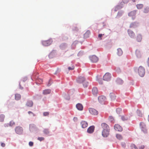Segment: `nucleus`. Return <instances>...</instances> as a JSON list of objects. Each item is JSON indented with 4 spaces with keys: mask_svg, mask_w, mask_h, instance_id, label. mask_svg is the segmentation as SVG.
<instances>
[{
    "mask_svg": "<svg viewBox=\"0 0 149 149\" xmlns=\"http://www.w3.org/2000/svg\"><path fill=\"white\" fill-rule=\"evenodd\" d=\"M103 130L102 131V135L104 137H107L109 134L110 129L109 125L105 123H103L101 124Z\"/></svg>",
    "mask_w": 149,
    "mask_h": 149,
    "instance_id": "1",
    "label": "nucleus"
},
{
    "mask_svg": "<svg viewBox=\"0 0 149 149\" xmlns=\"http://www.w3.org/2000/svg\"><path fill=\"white\" fill-rule=\"evenodd\" d=\"M138 72L140 76L143 77L145 74V69L143 67L140 66L138 68Z\"/></svg>",
    "mask_w": 149,
    "mask_h": 149,
    "instance_id": "2",
    "label": "nucleus"
},
{
    "mask_svg": "<svg viewBox=\"0 0 149 149\" xmlns=\"http://www.w3.org/2000/svg\"><path fill=\"white\" fill-rule=\"evenodd\" d=\"M98 100L99 102L102 104H105L106 101V97L103 95L99 96L98 97Z\"/></svg>",
    "mask_w": 149,
    "mask_h": 149,
    "instance_id": "3",
    "label": "nucleus"
},
{
    "mask_svg": "<svg viewBox=\"0 0 149 149\" xmlns=\"http://www.w3.org/2000/svg\"><path fill=\"white\" fill-rule=\"evenodd\" d=\"M111 77L110 74L109 73H106L103 77V79L105 81H109L110 80Z\"/></svg>",
    "mask_w": 149,
    "mask_h": 149,
    "instance_id": "4",
    "label": "nucleus"
},
{
    "mask_svg": "<svg viewBox=\"0 0 149 149\" xmlns=\"http://www.w3.org/2000/svg\"><path fill=\"white\" fill-rule=\"evenodd\" d=\"M77 81H78V82L80 83H84L85 84H86L88 83V82L87 80H86L84 77H79Z\"/></svg>",
    "mask_w": 149,
    "mask_h": 149,
    "instance_id": "5",
    "label": "nucleus"
},
{
    "mask_svg": "<svg viewBox=\"0 0 149 149\" xmlns=\"http://www.w3.org/2000/svg\"><path fill=\"white\" fill-rule=\"evenodd\" d=\"M140 128L141 130L144 133H147V130L146 129V125L143 122H141L140 124Z\"/></svg>",
    "mask_w": 149,
    "mask_h": 149,
    "instance_id": "6",
    "label": "nucleus"
},
{
    "mask_svg": "<svg viewBox=\"0 0 149 149\" xmlns=\"http://www.w3.org/2000/svg\"><path fill=\"white\" fill-rule=\"evenodd\" d=\"M16 132L18 134H22L23 132V130L22 127L19 126L17 127L15 129Z\"/></svg>",
    "mask_w": 149,
    "mask_h": 149,
    "instance_id": "7",
    "label": "nucleus"
},
{
    "mask_svg": "<svg viewBox=\"0 0 149 149\" xmlns=\"http://www.w3.org/2000/svg\"><path fill=\"white\" fill-rule=\"evenodd\" d=\"M136 12V10H134L131 11L129 13L128 16L130 17H132V19H134L135 18Z\"/></svg>",
    "mask_w": 149,
    "mask_h": 149,
    "instance_id": "8",
    "label": "nucleus"
},
{
    "mask_svg": "<svg viewBox=\"0 0 149 149\" xmlns=\"http://www.w3.org/2000/svg\"><path fill=\"white\" fill-rule=\"evenodd\" d=\"M114 129L118 131L121 132L123 130L122 127L118 124H115L114 126Z\"/></svg>",
    "mask_w": 149,
    "mask_h": 149,
    "instance_id": "9",
    "label": "nucleus"
},
{
    "mask_svg": "<svg viewBox=\"0 0 149 149\" xmlns=\"http://www.w3.org/2000/svg\"><path fill=\"white\" fill-rule=\"evenodd\" d=\"M90 59L91 61L93 63L97 62L98 60V58L95 55H93L90 57Z\"/></svg>",
    "mask_w": 149,
    "mask_h": 149,
    "instance_id": "10",
    "label": "nucleus"
},
{
    "mask_svg": "<svg viewBox=\"0 0 149 149\" xmlns=\"http://www.w3.org/2000/svg\"><path fill=\"white\" fill-rule=\"evenodd\" d=\"M90 113L92 114L97 115L98 114V111L95 109L92 108H90L89 109Z\"/></svg>",
    "mask_w": 149,
    "mask_h": 149,
    "instance_id": "11",
    "label": "nucleus"
},
{
    "mask_svg": "<svg viewBox=\"0 0 149 149\" xmlns=\"http://www.w3.org/2000/svg\"><path fill=\"white\" fill-rule=\"evenodd\" d=\"M95 129V126L92 125L89 127L87 130V132L89 134L92 133L94 131Z\"/></svg>",
    "mask_w": 149,
    "mask_h": 149,
    "instance_id": "12",
    "label": "nucleus"
},
{
    "mask_svg": "<svg viewBox=\"0 0 149 149\" xmlns=\"http://www.w3.org/2000/svg\"><path fill=\"white\" fill-rule=\"evenodd\" d=\"M128 33L129 36L132 38H133L135 36V35L134 32L131 30H128Z\"/></svg>",
    "mask_w": 149,
    "mask_h": 149,
    "instance_id": "13",
    "label": "nucleus"
},
{
    "mask_svg": "<svg viewBox=\"0 0 149 149\" xmlns=\"http://www.w3.org/2000/svg\"><path fill=\"white\" fill-rule=\"evenodd\" d=\"M76 107L78 110L82 111L83 110V107L82 104L80 103H78L76 105Z\"/></svg>",
    "mask_w": 149,
    "mask_h": 149,
    "instance_id": "14",
    "label": "nucleus"
},
{
    "mask_svg": "<svg viewBox=\"0 0 149 149\" xmlns=\"http://www.w3.org/2000/svg\"><path fill=\"white\" fill-rule=\"evenodd\" d=\"M81 124L82 128H85L88 126V123L85 121H81Z\"/></svg>",
    "mask_w": 149,
    "mask_h": 149,
    "instance_id": "15",
    "label": "nucleus"
},
{
    "mask_svg": "<svg viewBox=\"0 0 149 149\" xmlns=\"http://www.w3.org/2000/svg\"><path fill=\"white\" fill-rule=\"evenodd\" d=\"M136 54L137 57L138 58H140L141 57V53L140 50L139 49H137L136 50Z\"/></svg>",
    "mask_w": 149,
    "mask_h": 149,
    "instance_id": "16",
    "label": "nucleus"
},
{
    "mask_svg": "<svg viewBox=\"0 0 149 149\" xmlns=\"http://www.w3.org/2000/svg\"><path fill=\"white\" fill-rule=\"evenodd\" d=\"M92 91L93 94L95 96H96L98 93L97 88L96 87H94L93 88Z\"/></svg>",
    "mask_w": 149,
    "mask_h": 149,
    "instance_id": "17",
    "label": "nucleus"
},
{
    "mask_svg": "<svg viewBox=\"0 0 149 149\" xmlns=\"http://www.w3.org/2000/svg\"><path fill=\"white\" fill-rule=\"evenodd\" d=\"M129 118V117L126 115L121 116V119L123 121L127 120Z\"/></svg>",
    "mask_w": 149,
    "mask_h": 149,
    "instance_id": "18",
    "label": "nucleus"
},
{
    "mask_svg": "<svg viewBox=\"0 0 149 149\" xmlns=\"http://www.w3.org/2000/svg\"><path fill=\"white\" fill-rule=\"evenodd\" d=\"M109 95L112 100H115L116 96L114 93H111Z\"/></svg>",
    "mask_w": 149,
    "mask_h": 149,
    "instance_id": "19",
    "label": "nucleus"
},
{
    "mask_svg": "<svg viewBox=\"0 0 149 149\" xmlns=\"http://www.w3.org/2000/svg\"><path fill=\"white\" fill-rule=\"evenodd\" d=\"M33 102L32 101L29 100L27 102L26 105L28 107H31L33 106Z\"/></svg>",
    "mask_w": 149,
    "mask_h": 149,
    "instance_id": "20",
    "label": "nucleus"
},
{
    "mask_svg": "<svg viewBox=\"0 0 149 149\" xmlns=\"http://www.w3.org/2000/svg\"><path fill=\"white\" fill-rule=\"evenodd\" d=\"M123 53V51L121 49L118 48L117 49V54L118 56H120Z\"/></svg>",
    "mask_w": 149,
    "mask_h": 149,
    "instance_id": "21",
    "label": "nucleus"
},
{
    "mask_svg": "<svg viewBox=\"0 0 149 149\" xmlns=\"http://www.w3.org/2000/svg\"><path fill=\"white\" fill-rule=\"evenodd\" d=\"M21 95L18 94H16L15 95V99L16 100H19L21 98Z\"/></svg>",
    "mask_w": 149,
    "mask_h": 149,
    "instance_id": "22",
    "label": "nucleus"
},
{
    "mask_svg": "<svg viewBox=\"0 0 149 149\" xmlns=\"http://www.w3.org/2000/svg\"><path fill=\"white\" fill-rule=\"evenodd\" d=\"M90 34V32L89 31H87L84 35V37L87 38L88 37Z\"/></svg>",
    "mask_w": 149,
    "mask_h": 149,
    "instance_id": "23",
    "label": "nucleus"
},
{
    "mask_svg": "<svg viewBox=\"0 0 149 149\" xmlns=\"http://www.w3.org/2000/svg\"><path fill=\"white\" fill-rule=\"evenodd\" d=\"M136 40L138 42L141 41L142 40V37L140 34H139L137 36Z\"/></svg>",
    "mask_w": 149,
    "mask_h": 149,
    "instance_id": "24",
    "label": "nucleus"
},
{
    "mask_svg": "<svg viewBox=\"0 0 149 149\" xmlns=\"http://www.w3.org/2000/svg\"><path fill=\"white\" fill-rule=\"evenodd\" d=\"M51 92V90L50 89H46L43 91V93L44 94L47 95L49 94Z\"/></svg>",
    "mask_w": 149,
    "mask_h": 149,
    "instance_id": "25",
    "label": "nucleus"
},
{
    "mask_svg": "<svg viewBox=\"0 0 149 149\" xmlns=\"http://www.w3.org/2000/svg\"><path fill=\"white\" fill-rule=\"evenodd\" d=\"M116 83L119 84H120L123 83L122 80L120 78H118L116 80Z\"/></svg>",
    "mask_w": 149,
    "mask_h": 149,
    "instance_id": "26",
    "label": "nucleus"
},
{
    "mask_svg": "<svg viewBox=\"0 0 149 149\" xmlns=\"http://www.w3.org/2000/svg\"><path fill=\"white\" fill-rule=\"evenodd\" d=\"M74 68V66L73 64H72L71 66H69L68 67V70H72Z\"/></svg>",
    "mask_w": 149,
    "mask_h": 149,
    "instance_id": "27",
    "label": "nucleus"
},
{
    "mask_svg": "<svg viewBox=\"0 0 149 149\" xmlns=\"http://www.w3.org/2000/svg\"><path fill=\"white\" fill-rule=\"evenodd\" d=\"M136 113L140 117L142 116V113L140 110L138 109L136 111Z\"/></svg>",
    "mask_w": 149,
    "mask_h": 149,
    "instance_id": "28",
    "label": "nucleus"
},
{
    "mask_svg": "<svg viewBox=\"0 0 149 149\" xmlns=\"http://www.w3.org/2000/svg\"><path fill=\"white\" fill-rule=\"evenodd\" d=\"M5 118V116L3 114L0 115V122H2L3 121Z\"/></svg>",
    "mask_w": 149,
    "mask_h": 149,
    "instance_id": "29",
    "label": "nucleus"
},
{
    "mask_svg": "<svg viewBox=\"0 0 149 149\" xmlns=\"http://www.w3.org/2000/svg\"><path fill=\"white\" fill-rule=\"evenodd\" d=\"M136 26V23L135 22L132 23L130 25V28H134Z\"/></svg>",
    "mask_w": 149,
    "mask_h": 149,
    "instance_id": "30",
    "label": "nucleus"
},
{
    "mask_svg": "<svg viewBox=\"0 0 149 149\" xmlns=\"http://www.w3.org/2000/svg\"><path fill=\"white\" fill-rule=\"evenodd\" d=\"M72 30L75 31H78L79 30V28L78 27L75 25L73 26Z\"/></svg>",
    "mask_w": 149,
    "mask_h": 149,
    "instance_id": "31",
    "label": "nucleus"
},
{
    "mask_svg": "<svg viewBox=\"0 0 149 149\" xmlns=\"http://www.w3.org/2000/svg\"><path fill=\"white\" fill-rule=\"evenodd\" d=\"M109 120L111 123H114V119L112 116H109Z\"/></svg>",
    "mask_w": 149,
    "mask_h": 149,
    "instance_id": "32",
    "label": "nucleus"
},
{
    "mask_svg": "<svg viewBox=\"0 0 149 149\" xmlns=\"http://www.w3.org/2000/svg\"><path fill=\"white\" fill-rule=\"evenodd\" d=\"M136 7L138 9H140L143 8V5L141 4H138L136 5Z\"/></svg>",
    "mask_w": 149,
    "mask_h": 149,
    "instance_id": "33",
    "label": "nucleus"
},
{
    "mask_svg": "<svg viewBox=\"0 0 149 149\" xmlns=\"http://www.w3.org/2000/svg\"><path fill=\"white\" fill-rule=\"evenodd\" d=\"M43 132L46 134H48L49 133V131L48 129H45L43 130Z\"/></svg>",
    "mask_w": 149,
    "mask_h": 149,
    "instance_id": "34",
    "label": "nucleus"
},
{
    "mask_svg": "<svg viewBox=\"0 0 149 149\" xmlns=\"http://www.w3.org/2000/svg\"><path fill=\"white\" fill-rule=\"evenodd\" d=\"M149 11V8L146 7L143 10V12L145 13H148Z\"/></svg>",
    "mask_w": 149,
    "mask_h": 149,
    "instance_id": "35",
    "label": "nucleus"
},
{
    "mask_svg": "<svg viewBox=\"0 0 149 149\" xmlns=\"http://www.w3.org/2000/svg\"><path fill=\"white\" fill-rule=\"evenodd\" d=\"M116 137L119 140H120L122 138V136L119 134H116Z\"/></svg>",
    "mask_w": 149,
    "mask_h": 149,
    "instance_id": "36",
    "label": "nucleus"
},
{
    "mask_svg": "<svg viewBox=\"0 0 149 149\" xmlns=\"http://www.w3.org/2000/svg\"><path fill=\"white\" fill-rule=\"evenodd\" d=\"M122 111L121 109L120 108H118L116 109V112L118 114H120Z\"/></svg>",
    "mask_w": 149,
    "mask_h": 149,
    "instance_id": "37",
    "label": "nucleus"
},
{
    "mask_svg": "<svg viewBox=\"0 0 149 149\" xmlns=\"http://www.w3.org/2000/svg\"><path fill=\"white\" fill-rule=\"evenodd\" d=\"M131 147L132 149H138L137 147L134 144H132Z\"/></svg>",
    "mask_w": 149,
    "mask_h": 149,
    "instance_id": "38",
    "label": "nucleus"
},
{
    "mask_svg": "<svg viewBox=\"0 0 149 149\" xmlns=\"http://www.w3.org/2000/svg\"><path fill=\"white\" fill-rule=\"evenodd\" d=\"M15 124V123L13 121H11L10 122L9 124L10 126H12L14 125Z\"/></svg>",
    "mask_w": 149,
    "mask_h": 149,
    "instance_id": "39",
    "label": "nucleus"
},
{
    "mask_svg": "<svg viewBox=\"0 0 149 149\" xmlns=\"http://www.w3.org/2000/svg\"><path fill=\"white\" fill-rule=\"evenodd\" d=\"M83 54V52L80 51L78 54L77 55L79 57L82 56Z\"/></svg>",
    "mask_w": 149,
    "mask_h": 149,
    "instance_id": "40",
    "label": "nucleus"
},
{
    "mask_svg": "<svg viewBox=\"0 0 149 149\" xmlns=\"http://www.w3.org/2000/svg\"><path fill=\"white\" fill-rule=\"evenodd\" d=\"M38 140L41 141L43 140L44 139V138L43 137H39L38 138Z\"/></svg>",
    "mask_w": 149,
    "mask_h": 149,
    "instance_id": "41",
    "label": "nucleus"
},
{
    "mask_svg": "<svg viewBox=\"0 0 149 149\" xmlns=\"http://www.w3.org/2000/svg\"><path fill=\"white\" fill-rule=\"evenodd\" d=\"M43 115L44 116H48L49 114V113L48 112H45L43 113Z\"/></svg>",
    "mask_w": 149,
    "mask_h": 149,
    "instance_id": "42",
    "label": "nucleus"
},
{
    "mask_svg": "<svg viewBox=\"0 0 149 149\" xmlns=\"http://www.w3.org/2000/svg\"><path fill=\"white\" fill-rule=\"evenodd\" d=\"M121 145L123 147H125L126 146V144L125 143H121Z\"/></svg>",
    "mask_w": 149,
    "mask_h": 149,
    "instance_id": "43",
    "label": "nucleus"
},
{
    "mask_svg": "<svg viewBox=\"0 0 149 149\" xmlns=\"http://www.w3.org/2000/svg\"><path fill=\"white\" fill-rule=\"evenodd\" d=\"M102 35H104V34H99L98 37L99 38H100V39L101 40L102 39V38H101V37L102 36Z\"/></svg>",
    "mask_w": 149,
    "mask_h": 149,
    "instance_id": "44",
    "label": "nucleus"
},
{
    "mask_svg": "<svg viewBox=\"0 0 149 149\" xmlns=\"http://www.w3.org/2000/svg\"><path fill=\"white\" fill-rule=\"evenodd\" d=\"M33 143L31 141H30L29 143V145L31 146H32L33 145Z\"/></svg>",
    "mask_w": 149,
    "mask_h": 149,
    "instance_id": "45",
    "label": "nucleus"
},
{
    "mask_svg": "<svg viewBox=\"0 0 149 149\" xmlns=\"http://www.w3.org/2000/svg\"><path fill=\"white\" fill-rule=\"evenodd\" d=\"M1 146L2 147H4L5 146V144L4 143H1Z\"/></svg>",
    "mask_w": 149,
    "mask_h": 149,
    "instance_id": "46",
    "label": "nucleus"
},
{
    "mask_svg": "<svg viewBox=\"0 0 149 149\" xmlns=\"http://www.w3.org/2000/svg\"><path fill=\"white\" fill-rule=\"evenodd\" d=\"M129 0H123V1L124 3H128Z\"/></svg>",
    "mask_w": 149,
    "mask_h": 149,
    "instance_id": "47",
    "label": "nucleus"
},
{
    "mask_svg": "<svg viewBox=\"0 0 149 149\" xmlns=\"http://www.w3.org/2000/svg\"><path fill=\"white\" fill-rule=\"evenodd\" d=\"M78 42L77 41H74L73 43H72V45H74L75 44L78 43Z\"/></svg>",
    "mask_w": 149,
    "mask_h": 149,
    "instance_id": "48",
    "label": "nucleus"
},
{
    "mask_svg": "<svg viewBox=\"0 0 149 149\" xmlns=\"http://www.w3.org/2000/svg\"><path fill=\"white\" fill-rule=\"evenodd\" d=\"M73 120L75 122H76L78 120V118L77 117H74L73 118Z\"/></svg>",
    "mask_w": 149,
    "mask_h": 149,
    "instance_id": "49",
    "label": "nucleus"
},
{
    "mask_svg": "<svg viewBox=\"0 0 149 149\" xmlns=\"http://www.w3.org/2000/svg\"><path fill=\"white\" fill-rule=\"evenodd\" d=\"M144 148V145H141L139 148V149H143Z\"/></svg>",
    "mask_w": 149,
    "mask_h": 149,
    "instance_id": "50",
    "label": "nucleus"
},
{
    "mask_svg": "<svg viewBox=\"0 0 149 149\" xmlns=\"http://www.w3.org/2000/svg\"><path fill=\"white\" fill-rule=\"evenodd\" d=\"M28 113L29 114H32L33 115V116H35V115L34 113H32V112L31 111H29L28 112Z\"/></svg>",
    "mask_w": 149,
    "mask_h": 149,
    "instance_id": "51",
    "label": "nucleus"
},
{
    "mask_svg": "<svg viewBox=\"0 0 149 149\" xmlns=\"http://www.w3.org/2000/svg\"><path fill=\"white\" fill-rule=\"evenodd\" d=\"M84 88H86L88 87V84H83Z\"/></svg>",
    "mask_w": 149,
    "mask_h": 149,
    "instance_id": "52",
    "label": "nucleus"
},
{
    "mask_svg": "<svg viewBox=\"0 0 149 149\" xmlns=\"http://www.w3.org/2000/svg\"><path fill=\"white\" fill-rule=\"evenodd\" d=\"M70 97L69 95H68V96H67V98H66V99L68 100H70Z\"/></svg>",
    "mask_w": 149,
    "mask_h": 149,
    "instance_id": "53",
    "label": "nucleus"
},
{
    "mask_svg": "<svg viewBox=\"0 0 149 149\" xmlns=\"http://www.w3.org/2000/svg\"><path fill=\"white\" fill-rule=\"evenodd\" d=\"M147 63H148V64L149 67V57L148 58V61H147Z\"/></svg>",
    "mask_w": 149,
    "mask_h": 149,
    "instance_id": "54",
    "label": "nucleus"
},
{
    "mask_svg": "<svg viewBox=\"0 0 149 149\" xmlns=\"http://www.w3.org/2000/svg\"><path fill=\"white\" fill-rule=\"evenodd\" d=\"M134 2H136V1H137V0H132Z\"/></svg>",
    "mask_w": 149,
    "mask_h": 149,
    "instance_id": "55",
    "label": "nucleus"
}]
</instances>
